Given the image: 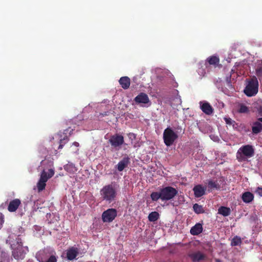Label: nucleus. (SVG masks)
I'll return each mask as SVG.
<instances>
[{
	"label": "nucleus",
	"instance_id": "1",
	"mask_svg": "<svg viewBox=\"0 0 262 262\" xmlns=\"http://www.w3.org/2000/svg\"><path fill=\"white\" fill-rule=\"evenodd\" d=\"M100 195L103 201L110 203L115 201L117 196V191L114 186L108 184L100 189Z\"/></svg>",
	"mask_w": 262,
	"mask_h": 262
},
{
	"label": "nucleus",
	"instance_id": "2",
	"mask_svg": "<svg viewBox=\"0 0 262 262\" xmlns=\"http://www.w3.org/2000/svg\"><path fill=\"white\" fill-rule=\"evenodd\" d=\"M258 81L255 76L246 79V85L244 93L248 97L255 96L258 92Z\"/></svg>",
	"mask_w": 262,
	"mask_h": 262
},
{
	"label": "nucleus",
	"instance_id": "3",
	"mask_svg": "<svg viewBox=\"0 0 262 262\" xmlns=\"http://www.w3.org/2000/svg\"><path fill=\"white\" fill-rule=\"evenodd\" d=\"M160 189L162 201H167L173 199L178 193V191L171 186H166Z\"/></svg>",
	"mask_w": 262,
	"mask_h": 262
},
{
	"label": "nucleus",
	"instance_id": "4",
	"mask_svg": "<svg viewBox=\"0 0 262 262\" xmlns=\"http://www.w3.org/2000/svg\"><path fill=\"white\" fill-rule=\"evenodd\" d=\"M178 137L177 134L170 127H167L164 131L163 140L167 146H171Z\"/></svg>",
	"mask_w": 262,
	"mask_h": 262
},
{
	"label": "nucleus",
	"instance_id": "5",
	"mask_svg": "<svg viewBox=\"0 0 262 262\" xmlns=\"http://www.w3.org/2000/svg\"><path fill=\"white\" fill-rule=\"evenodd\" d=\"M237 154H239L241 160H244L245 158H251L254 155V149L251 145L242 146L238 150Z\"/></svg>",
	"mask_w": 262,
	"mask_h": 262
},
{
	"label": "nucleus",
	"instance_id": "6",
	"mask_svg": "<svg viewBox=\"0 0 262 262\" xmlns=\"http://www.w3.org/2000/svg\"><path fill=\"white\" fill-rule=\"evenodd\" d=\"M117 215V210L114 208H110L102 213V220L104 223H111L115 220Z\"/></svg>",
	"mask_w": 262,
	"mask_h": 262
},
{
	"label": "nucleus",
	"instance_id": "7",
	"mask_svg": "<svg viewBox=\"0 0 262 262\" xmlns=\"http://www.w3.org/2000/svg\"><path fill=\"white\" fill-rule=\"evenodd\" d=\"M108 141L112 146L116 149H119L118 147H120L124 143V137L121 135L116 134L112 136Z\"/></svg>",
	"mask_w": 262,
	"mask_h": 262
},
{
	"label": "nucleus",
	"instance_id": "8",
	"mask_svg": "<svg viewBox=\"0 0 262 262\" xmlns=\"http://www.w3.org/2000/svg\"><path fill=\"white\" fill-rule=\"evenodd\" d=\"M187 255L192 262H200L206 258V255L200 251H190Z\"/></svg>",
	"mask_w": 262,
	"mask_h": 262
},
{
	"label": "nucleus",
	"instance_id": "9",
	"mask_svg": "<svg viewBox=\"0 0 262 262\" xmlns=\"http://www.w3.org/2000/svg\"><path fill=\"white\" fill-rule=\"evenodd\" d=\"M12 255L16 259H23L25 253L23 250V245H19L16 249H13Z\"/></svg>",
	"mask_w": 262,
	"mask_h": 262
},
{
	"label": "nucleus",
	"instance_id": "10",
	"mask_svg": "<svg viewBox=\"0 0 262 262\" xmlns=\"http://www.w3.org/2000/svg\"><path fill=\"white\" fill-rule=\"evenodd\" d=\"M134 101L137 104H146L149 102V99L146 94L144 93H140L134 98Z\"/></svg>",
	"mask_w": 262,
	"mask_h": 262
},
{
	"label": "nucleus",
	"instance_id": "11",
	"mask_svg": "<svg viewBox=\"0 0 262 262\" xmlns=\"http://www.w3.org/2000/svg\"><path fill=\"white\" fill-rule=\"evenodd\" d=\"M21 204V201L18 199H15L11 201L8 206V210L10 212H15Z\"/></svg>",
	"mask_w": 262,
	"mask_h": 262
},
{
	"label": "nucleus",
	"instance_id": "12",
	"mask_svg": "<svg viewBox=\"0 0 262 262\" xmlns=\"http://www.w3.org/2000/svg\"><path fill=\"white\" fill-rule=\"evenodd\" d=\"M200 107L202 112L206 115H211L213 112V107L208 102H200Z\"/></svg>",
	"mask_w": 262,
	"mask_h": 262
},
{
	"label": "nucleus",
	"instance_id": "13",
	"mask_svg": "<svg viewBox=\"0 0 262 262\" xmlns=\"http://www.w3.org/2000/svg\"><path fill=\"white\" fill-rule=\"evenodd\" d=\"M130 161L129 158L127 157H124L123 159L119 162L118 164L116 165L117 170L119 171H123L125 168L128 166L129 164Z\"/></svg>",
	"mask_w": 262,
	"mask_h": 262
},
{
	"label": "nucleus",
	"instance_id": "14",
	"mask_svg": "<svg viewBox=\"0 0 262 262\" xmlns=\"http://www.w3.org/2000/svg\"><path fill=\"white\" fill-rule=\"evenodd\" d=\"M78 254L77 248L71 247L67 251V258L70 260H74Z\"/></svg>",
	"mask_w": 262,
	"mask_h": 262
},
{
	"label": "nucleus",
	"instance_id": "15",
	"mask_svg": "<svg viewBox=\"0 0 262 262\" xmlns=\"http://www.w3.org/2000/svg\"><path fill=\"white\" fill-rule=\"evenodd\" d=\"M54 174V170L52 169H50L49 170L48 174H47L45 170H43L41 173L39 180L46 183L48 181V179L52 177Z\"/></svg>",
	"mask_w": 262,
	"mask_h": 262
},
{
	"label": "nucleus",
	"instance_id": "16",
	"mask_svg": "<svg viewBox=\"0 0 262 262\" xmlns=\"http://www.w3.org/2000/svg\"><path fill=\"white\" fill-rule=\"evenodd\" d=\"M193 190L195 197L199 198L205 194V189L201 185L195 186Z\"/></svg>",
	"mask_w": 262,
	"mask_h": 262
},
{
	"label": "nucleus",
	"instance_id": "17",
	"mask_svg": "<svg viewBox=\"0 0 262 262\" xmlns=\"http://www.w3.org/2000/svg\"><path fill=\"white\" fill-rule=\"evenodd\" d=\"M119 82L123 89L126 90L128 89L130 86V80L129 77L124 76L120 78Z\"/></svg>",
	"mask_w": 262,
	"mask_h": 262
},
{
	"label": "nucleus",
	"instance_id": "18",
	"mask_svg": "<svg viewBox=\"0 0 262 262\" xmlns=\"http://www.w3.org/2000/svg\"><path fill=\"white\" fill-rule=\"evenodd\" d=\"M202 231V224L201 223H197L191 228L190 232L193 235H197L201 233Z\"/></svg>",
	"mask_w": 262,
	"mask_h": 262
},
{
	"label": "nucleus",
	"instance_id": "19",
	"mask_svg": "<svg viewBox=\"0 0 262 262\" xmlns=\"http://www.w3.org/2000/svg\"><path fill=\"white\" fill-rule=\"evenodd\" d=\"M220 62V59L216 56H211L207 58L206 60L207 64H209V65H212L214 67H216Z\"/></svg>",
	"mask_w": 262,
	"mask_h": 262
},
{
	"label": "nucleus",
	"instance_id": "20",
	"mask_svg": "<svg viewBox=\"0 0 262 262\" xmlns=\"http://www.w3.org/2000/svg\"><path fill=\"white\" fill-rule=\"evenodd\" d=\"M242 198L244 202L249 203L253 200L254 195L251 192L247 191L243 193Z\"/></svg>",
	"mask_w": 262,
	"mask_h": 262
},
{
	"label": "nucleus",
	"instance_id": "21",
	"mask_svg": "<svg viewBox=\"0 0 262 262\" xmlns=\"http://www.w3.org/2000/svg\"><path fill=\"white\" fill-rule=\"evenodd\" d=\"M252 131L253 134H258L261 132L262 131V124L258 121L254 122L252 126Z\"/></svg>",
	"mask_w": 262,
	"mask_h": 262
},
{
	"label": "nucleus",
	"instance_id": "22",
	"mask_svg": "<svg viewBox=\"0 0 262 262\" xmlns=\"http://www.w3.org/2000/svg\"><path fill=\"white\" fill-rule=\"evenodd\" d=\"M218 213L224 216H227L231 213V210L229 207L221 206L218 209Z\"/></svg>",
	"mask_w": 262,
	"mask_h": 262
},
{
	"label": "nucleus",
	"instance_id": "23",
	"mask_svg": "<svg viewBox=\"0 0 262 262\" xmlns=\"http://www.w3.org/2000/svg\"><path fill=\"white\" fill-rule=\"evenodd\" d=\"M0 262H10L8 254L0 248Z\"/></svg>",
	"mask_w": 262,
	"mask_h": 262
},
{
	"label": "nucleus",
	"instance_id": "24",
	"mask_svg": "<svg viewBox=\"0 0 262 262\" xmlns=\"http://www.w3.org/2000/svg\"><path fill=\"white\" fill-rule=\"evenodd\" d=\"M208 187L210 189H220V185L217 183V181H213L211 180H210L208 182Z\"/></svg>",
	"mask_w": 262,
	"mask_h": 262
},
{
	"label": "nucleus",
	"instance_id": "25",
	"mask_svg": "<svg viewBox=\"0 0 262 262\" xmlns=\"http://www.w3.org/2000/svg\"><path fill=\"white\" fill-rule=\"evenodd\" d=\"M150 198L153 201H157L159 199L162 201V196L161 189H160L159 192H152L150 194Z\"/></svg>",
	"mask_w": 262,
	"mask_h": 262
},
{
	"label": "nucleus",
	"instance_id": "26",
	"mask_svg": "<svg viewBox=\"0 0 262 262\" xmlns=\"http://www.w3.org/2000/svg\"><path fill=\"white\" fill-rule=\"evenodd\" d=\"M64 169L67 171L73 173L77 171V169L73 163H68L64 166Z\"/></svg>",
	"mask_w": 262,
	"mask_h": 262
},
{
	"label": "nucleus",
	"instance_id": "27",
	"mask_svg": "<svg viewBox=\"0 0 262 262\" xmlns=\"http://www.w3.org/2000/svg\"><path fill=\"white\" fill-rule=\"evenodd\" d=\"M159 218V214L157 211H153L148 215V219L150 222H154Z\"/></svg>",
	"mask_w": 262,
	"mask_h": 262
},
{
	"label": "nucleus",
	"instance_id": "28",
	"mask_svg": "<svg viewBox=\"0 0 262 262\" xmlns=\"http://www.w3.org/2000/svg\"><path fill=\"white\" fill-rule=\"evenodd\" d=\"M208 68L207 63H205L204 65H202L198 70V73L200 75L201 78L205 76L206 74V68Z\"/></svg>",
	"mask_w": 262,
	"mask_h": 262
},
{
	"label": "nucleus",
	"instance_id": "29",
	"mask_svg": "<svg viewBox=\"0 0 262 262\" xmlns=\"http://www.w3.org/2000/svg\"><path fill=\"white\" fill-rule=\"evenodd\" d=\"M242 242L241 238L239 236L236 235L232 238L231 242V245L232 246H238L242 244Z\"/></svg>",
	"mask_w": 262,
	"mask_h": 262
},
{
	"label": "nucleus",
	"instance_id": "30",
	"mask_svg": "<svg viewBox=\"0 0 262 262\" xmlns=\"http://www.w3.org/2000/svg\"><path fill=\"white\" fill-rule=\"evenodd\" d=\"M238 112L239 113H247L249 112V108L245 104L241 103L239 104V109Z\"/></svg>",
	"mask_w": 262,
	"mask_h": 262
},
{
	"label": "nucleus",
	"instance_id": "31",
	"mask_svg": "<svg viewBox=\"0 0 262 262\" xmlns=\"http://www.w3.org/2000/svg\"><path fill=\"white\" fill-rule=\"evenodd\" d=\"M193 208L194 211L197 214L202 213L204 212L203 207L198 204H194Z\"/></svg>",
	"mask_w": 262,
	"mask_h": 262
},
{
	"label": "nucleus",
	"instance_id": "32",
	"mask_svg": "<svg viewBox=\"0 0 262 262\" xmlns=\"http://www.w3.org/2000/svg\"><path fill=\"white\" fill-rule=\"evenodd\" d=\"M46 186V183L39 180V181L37 184L38 191L39 192L42 191L43 190H44L45 189Z\"/></svg>",
	"mask_w": 262,
	"mask_h": 262
},
{
	"label": "nucleus",
	"instance_id": "33",
	"mask_svg": "<svg viewBox=\"0 0 262 262\" xmlns=\"http://www.w3.org/2000/svg\"><path fill=\"white\" fill-rule=\"evenodd\" d=\"M69 140L67 136L64 137L62 139L60 140L58 149H62L64 144Z\"/></svg>",
	"mask_w": 262,
	"mask_h": 262
},
{
	"label": "nucleus",
	"instance_id": "34",
	"mask_svg": "<svg viewBox=\"0 0 262 262\" xmlns=\"http://www.w3.org/2000/svg\"><path fill=\"white\" fill-rule=\"evenodd\" d=\"M69 140L67 136L64 137L62 139L60 140L58 149H62L64 144Z\"/></svg>",
	"mask_w": 262,
	"mask_h": 262
},
{
	"label": "nucleus",
	"instance_id": "35",
	"mask_svg": "<svg viewBox=\"0 0 262 262\" xmlns=\"http://www.w3.org/2000/svg\"><path fill=\"white\" fill-rule=\"evenodd\" d=\"M225 121L226 123L227 124L232 125V126L233 127L234 126V125L235 124V122L234 120H232L231 118H225Z\"/></svg>",
	"mask_w": 262,
	"mask_h": 262
},
{
	"label": "nucleus",
	"instance_id": "36",
	"mask_svg": "<svg viewBox=\"0 0 262 262\" xmlns=\"http://www.w3.org/2000/svg\"><path fill=\"white\" fill-rule=\"evenodd\" d=\"M46 262H57V258L55 256L51 255Z\"/></svg>",
	"mask_w": 262,
	"mask_h": 262
},
{
	"label": "nucleus",
	"instance_id": "37",
	"mask_svg": "<svg viewBox=\"0 0 262 262\" xmlns=\"http://www.w3.org/2000/svg\"><path fill=\"white\" fill-rule=\"evenodd\" d=\"M256 74L258 77L261 76L262 75V67L256 69Z\"/></svg>",
	"mask_w": 262,
	"mask_h": 262
},
{
	"label": "nucleus",
	"instance_id": "38",
	"mask_svg": "<svg viewBox=\"0 0 262 262\" xmlns=\"http://www.w3.org/2000/svg\"><path fill=\"white\" fill-rule=\"evenodd\" d=\"M256 192L260 196H262V188L258 187L256 189Z\"/></svg>",
	"mask_w": 262,
	"mask_h": 262
},
{
	"label": "nucleus",
	"instance_id": "39",
	"mask_svg": "<svg viewBox=\"0 0 262 262\" xmlns=\"http://www.w3.org/2000/svg\"><path fill=\"white\" fill-rule=\"evenodd\" d=\"M257 113L258 116H262V106H260L257 108Z\"/></svg>",
	"mask_w": 262,
	"mask_h": 262
},
{
	"label": "nucleus",
	"instance_id": "40",
	"mask_svg": "<svg viewBox=\"0 0 262 262\" xmlns=\"http://www.w3.org/2000/svg\"><path fill=\"white\" fill-rule=\"evenodd\" d=\"M4 223V215L0 213V224H3Z\"/></svg>",
	"mask_w": 262,
	"mask_h": 262
},
{
	"label": "nucleus",
	"instance_id": "41",
	"mask_svg": "<svg viewBox=\"0 0 262 262\" xmlns=\"http://www.w3.org/2000/svg\"><path fill=\"white\" fill-rule=\"evenodd\" d=\"M21 241V239H20V238H18L17 239V244H18V246L19 245H23V244H22V243L21 242V241Z\"/></svg>",
	"mask_w": 262,
	"mask_h": 262
},
{
	"label": "nucleus",
	"instance_id": "42",
	"mask_svg": "<svg viewBox=\"0 0 262 262\" xmlns=\"http://www.w3.org/2000/svg\"><path fill=\"white\" fill-rule=\"evenodd\" d=\"M73 145H74V146H75L76 147H78L79 146V143L77 142H73Z\"/></svg>",
	"mask_w": 262,
	"mask_h": 262
},
{
	"label": "nucleus",
	"instance_id": "43",
	"mask_svg": "<svg viewBox=\"0 0 262 262\" xmlns=\"http://www.w3.org/2000/svg\"><path fill=\"white\" fill-rule=\"evenodd\" d=\"M101 115L102 116H107V112H104L103 113L101 114Z\"/></svg>",
	"mask_w": 262,
	"mask_h": 262
},
{
	"label": "nucleus",
	"instance_id": "44",
	"mask_svg": "<svg viewBox=\"0 0 262 262\" xmlns=\"http://www.w3.org/2000/svg\"><path fill=\"white\" fill-rule=\"evenodd\" d=\"M258 121L262 122V117L258 118Z\"/></svg>",
	"mask_w": 262,
	"mask_h": 262
},
{
	"label": "nucleus",
	"instance_id": "45",
	"mask_svg": "<svg viewBox=\"0 0 262 262\" xmlns=\"http://www.w3.org/2000/svg\"><path fill=\"white\" fill-rule=\"evenodd\" d=\"M215 262H222L221 260H220L219 259H215Z\"/></svg>",
	"mask_w": 262,
	"mask_h": 262
}]
</instances>
